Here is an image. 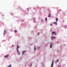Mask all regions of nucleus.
I'll return each instance as SVG.
<instances>
[{"mask_svg": "<svg viewBox=\"0 0 67 67\" xmlns=\"http://www.w3.org/2000/svg\"><path fill=\"white\" fill-rule=\"evenodd\" d=\"M50 25H51V26H52V24H51Z\"/></svg>", "mask_w": 67, "mask_h": 67, "instance_id": "21", "label": "nucleus"}, {"mask_svg": "<svg viewBox=\"0 0 67 67\" xmlns=\"http://www.w3.org/2000/svg\"><path fill=\"white\" fill-rule=\"evenodd\" d=\"M47 18H45V20L46 21H47Z\"/></svg>", "mask_w": 67, "mask_h": 67, "instance_id": "18", "label": "nucleus"}, {"mask_svg": "<svg viewBox=\"0 0 67 67\" xmlns=\"http://www.w3.org/2000/svg\"><path fill=\"white\" fill-rule=\"evenodd\" d=\"M19 46H18L17 47V49H18L19 48Z\"/></svg>", "mask_w": 67, "mask_h": 67, "instance_id": "14", "label": "nucleus"}, {"mask_svg": "<svg viewBox=\"0 0 67 67\" xmlns=\"http://www.w3.org/2000/svg\"><path fill=\"white\" fill-rule=\"evenodd\" d=\"M51 14H50L48 15V17L49 18H50V17H51Z\"/></svg>", "mask_w": 67, "mask_h": 67, "instance_id": "8", "label": "nucleus"}, {"mask_svg": "<svg viewBox=\"0 0 67 67\" xmlns=\"http://www.w3.org/2000/svg\"><path fill=\"white\" fill-rule=\"evenodd\" d=\"M14 32L15 33L16 32H17V30H15Z\"/></svg>", "mask_w": 67, "mask_h": 67, "instance_id": "15", "label": "nucleus"}, {"mask_svg": "<svg viewBox=\"0 0 67 67\" xmlns=\"http://www.w3.org/2000/svg\"><path fill=\"white\" fill-rule=\"evenodd\" d=\"M6 33V31L5 30H4L3 32V34L4 35H5Z\"/></svg>", "mask_w": 67, "mask_h": 67, "instance_id": "4", "label": "nucleus"}, {"mask_svg": "<svg viewBox=\"0 0 67 67\" xmlns=\"http://www.w3.org/2000/svg\"><path fill=\"white\" fill-rule=\"evenodd\" d=\"M52 44H51L50 46V48H51L52 47Z\"/></svg>", "mask_w": 67, "mask_h": 67, "instance_id": "12", "label": "nucleus"}, {"mask_svg": "<svg viewBox=\"0 0 67 67\" xmlns=\"http://www.w3.org/2000/svg\"><path fill=\"white\" fill-rule=\"evenodd\" d=\"M53 64V63H52L51 64V67H53V64Z\"/></svg>", "mask_w": 67, "mask_h": 67, "instance_id": "9", "label": "nucleus"}, {"mask_svg": "<svg viewBox=\"0 0 67 67\" xmlns=\"http://www.w3.org/2000/svg\"><path fill=\"white\" fill-rule=\"evenodd\" d=\"M58 67H60V66H59Z\"/></svg>", "mask_w": 67, "mask_h": 67, "instance_id": "23", "label": "nucleus"}, {"mask_svg": "<svg viewBox=\"0 0 67 67\" xmlns=\"http://www.w3.org/2000/svg\"><path fill=\"white\" fill-rule=\"evenodd\" d=\"M59 62V60H57L56 61L55 63H57V62Z\"/></svg>", "mask_w": 67, "mask_h": 67, "instance_id": "6", "label": "nucleus"}, {"mask_svg": "<svg viewBox=\"0 0 67 67\" xmlns=\"http://www.w3.org/2000/svg\"><path fill=\"white\" fill-rule=\"evenodd\" d=\"M56 22H57V21H58V18H57L56 19Z\"/></svg>", "mask_w": 67, "mask_h": 67, "instance_id": "11", "label": "nucleus"}, {"mask_svg": "<svg viewBox=\"0 0 67 67\" xmlns=\"http://www.w3.org/2000/svg\"><path fill=\"white\" fill-rule=\"evenodd\" d=\"M8 57H9V55H5L4 56L5 58H8Z\"/></svg>", "mask_w": 67, "mask_h": 67, "instance_id": "3", "label": "nucleus"}, {"mask_svg": "<svg viewBox=\"0 0 67 67\" xmlns=\"http://www.w3.org/2000/svg\"><path fill=\"white\" fill-rule=\"evenodd\" d=\"M36 67H37V66H36Z\"/></svg>", "mask_w": 67, "mask_h": 67, "instance_id": "24", "label": "nucleus"}, {"mask_svg": "<svg viewBox=\"0 0 67 67\" xmlns=\"http://www.w3.org/2000/svg\"><path fill=\"white\" fill-rule=\"evenodd\" d=\"M43 21H44V20H43V19L41 20V21L42 22H43Z\"/></svg>", "mask_w": 67, "mask_h": 67, "instance_id": "19", "label": "nucleus"}, {"mask_svg": "<svg viewBox=\"0 0 67 67\" xmlns=\"http://www.w3.org/2000/svg\"><path fill=\"white\" fill-rule=\"evenodd\" d=\"M56 38V37H54L53 36L51 38V39H52V40H53V39H54V38Z\"/></svg>", "mask_w": 67, "mask_h": 67, "instance_id": "5", "label": "nucleus"}, {"mask_svg": "<svg viewBox=\"0 0 67 67\" xmlns=\"http://www.w3.org/2000/svg\"><path fill=\"white\" fill-rule=\"evenodd\" d=\"M25 51H23L22 52L23 54H24V53H25Z\"/></svg>", "mask_w": 67, "mask_h": 67, "instance_id": "10", "label": "nucleus"}, {"mask_svg": "<svg viewBox=\"0 0 67 67\" xmlns=\"http://www.w3.org/2000/svg\"><path fill=\"white\" fill-rule=\"evenodd\" d=\"M51 44H53V43H52L51 42Z\"/></svg>", "mask_w": 67, "mask_h": 67, "instance_id": "20", "label": "nucleus"}, {"mask_svg": "<svg viewBox=\"0 0 67 67\" xmlns=\"http://www.w3.org/2000/svg\"><path fill=\"white\" fill-rule=\"evenodd\" d=\"M53 23L54 24H55V25H57V22H55Z\"/></svg>", "mask_w": 67, "mask_h": 67, "instance_id": "7", "label": "nucleus"}, {"mask_svg": "<svg viewBox=\"0 0 67 67\" xmlns=\"http://www.w3.org/2000/svg\"><path fill=\"white\" fill-rule=\"evenodd\" d=\"M52 35H56V33L55 32H53L51 33Z\"/></svg>", "mask_w": 67, "mask_h": 67, "instance_id": "1", "label": "nucleus"}, {"mask_svg": "<svg viewBox=\"0 0 67 67\" xmlns=\"http://www.w3.org/2000/svg\"><path fill=\"white\" fill-rule=\"evenodd\" d=\"M36 48H35V47H34V50L36 51Z\"/></svg>", "mask_w": 67, "mask_h": 67, "instance_id": "13", "label": "nucleus"}, {"mask_svg": "<svg viewBox=\"0 0 67 67\" xmlns=\"http://www.w3.org/2000/svg\"><path fill=\"white\" fill-rule=\"evenodd\" d=\"M17 53H18V55H20V52H19V50L18 49H17Z\"/></svg>", "mask_w": 67, "mask_h": 67, "instance_id": "2", "label": "nucleus"}, {"mask_svg": "<svg viewBox=\"0 0 67 67\" xmlns=\"http://www.w3.org/2000/svg\"><path fill=\"white\" fill-rule=\"evenodd\" d=\"M40 48V47H37V49H39V48Z\"/></svg>", "mask_w": 67, "mask_h": 67, "instance_id": "17", "label": "nucleus"}, {"mask_svg": "<svg viewBox=\"0 0 67 67\" xmlns=\"http://www.w3.org/2000/svg\"><path fill=\"white\" fill-rule=\"evenodd\" d=\"M38 35H39V33H38Z\"/></svg>", "mask_w": 67, "mask_h": 67, "instance_id": "22", "label": "nucleus"}, {"mask_svg": "<svg viewBox=\"0 0 67 67\" xmlns=\"http://www.w3.org/2000/svg\"><path fill=\"white\" fill-rule=\"evenodd\" d=\"M52 64H54V61L53 60Z\"/></svg>", "mask_w": 67, "mask_h": 67, "instance_id": "16", "label": "nucleus"}]
</instances>
